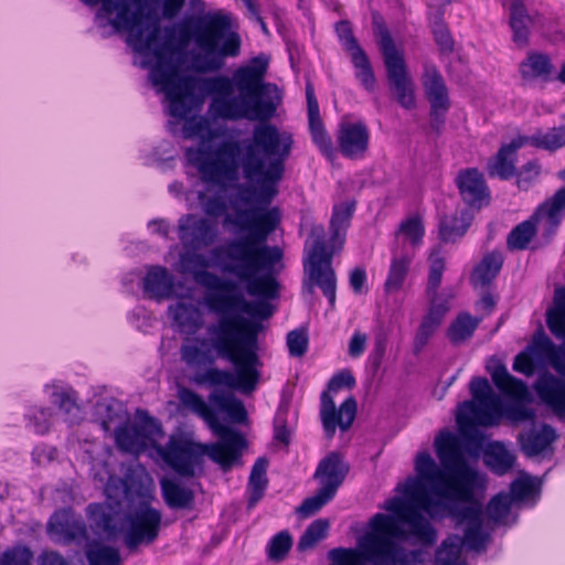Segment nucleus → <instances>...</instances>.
<instances>
[{"label": "nucleus", "instance_id": "f257e3e1", "mask_svg": "<svg viewBox=\"0 0 565 565\" xmlns=\"http://www.w3.org/2000/svg\"><path fill=\"white\" fill-rule=\"evenodd\" d=\"M88 7L100 4L95 24L103 36L127 32V43L136 54L135 65L149 71V81L164 95L167 113L185 119L198 104L195 92L209 96L210 113L224 119H258L274 115L279 102L277 85L265 82L269 56L260 53L232 74L198 78L183 75L184 50L190 41L191 70L210 73L221 70L226 58L241 53L242 39L232 28L230 14L210 11L189 21L188 28H160L150 22L161 15L173 20L186 0H81Z\"/></svg>", "mask_w": 565, "mask_h": 565}, {"label": "nucleus", "instance_id": "f03ea898", "mask_svg": "<svg viewBox=\"0 0 565 565\" xmlns=\"http://www.w3.org/2000/svg\"><path fill=\"white\" fill-rule=\"evenodd\" d=\"M278 94L276 108L281 103V93ZM209 115L213 119L233 121L214 117L210 111ZM274 116L246 119L259 121L253 128L252 137L223 142L215 150L214 157L209 158L201 168V178L205 183L225 186L238 180L239 169L249 183L238 185L231 201L233 212L226 213L223 221L224 226L246 235L232 238L212 249V255L220 258L218 265L223 273L246 282L249 295L268 298L277 295L276 267L284 256L278 246L267 244L268 237L280 223L279 209L269 207V204L278 194V185L294 146L289 132L280 131L267 122Z\"/></svg>", "mask_w": 565, "mask_h": 565}, {"label": "nucleus", "instance_id": "7ed1b4c3", "mask_svg": "<svg viewBox=\"0 0 565 565\" xmlns=\"http://www.w3.org/2000/svg\"><path fill=\"white\" fill-rule=\"evenodd\" d=\"M439 468L428 452L416 457L418 479L409 478L403 486L404 499L392 498L384 509L394 515L376 513L367 532L358 541L356 550L337 548L354 563L358 556L372 565H414L422 562L420 551H406L401 541L413 540L424 546L435 544L437 532L423 512L433 520L447 519L460 502H472L476 491L484 490L487 479L466 458L461 438L443 430L435 439Z\"/></svg>", "mask_w": 565, "mask_h": 565}, {"label": "nucleus", "instance_id": "20e7f679", "mask_svg": "<svg viewBox=\"0 0 565 565\" xmlns=\"http://www.w3.org/2000/svg\"><path fill=\"white\" fill-rule=\"evenodd\" d=\"M178 397L183 407L206 423L213 434L218 437L217 443L201 444L181 436H171L162 446L159 444L164 435L161 424L147 412L137 411L132 420L122 422L115 428L118 449L138 456L148 448H152L164 465L182 477H192L195 467L204 456L222 468L231 466L243 446L242 436L221 425L203 397L194 391L182 387L179 390Z\"/></svg>", "mask_w": 565, "mask_h": 565}, {"label": "nucleus", "instance_id": "39448f33", "mask_svg": "<svg viewBox=\"0 0 565 565\" xmlns=\"http://www.w3.org/2000/svg\"><path fill=\"white\" fill-rule=\"evenodd\" d=\"M487 370L495 387L512 402L504 404L486 377L471 380V399L459 405L456 420L461 437L476 447H480L482 439L477 427H495L503 419L511 424H519L535 418V411L525 405L532 401L527 385L511 375L507 366L500 362L488 365Z\"/></svg>", "mask_w": 565, "mask_h": 565}, {"label": "nucleus", "instance_id": "423d86ee", "mask_svg": "<svg viewBox=\"0 0 565 565\" xmlns=\"http://www.w3.org/2000/svg\"><path fill=\"white\" fill-rule=\"evenodd\" d=\"M354 203L337 204L330 221V238L326 239L322 225L313 224L305 244L302 292L312 296L318 287L331 308L337 299V275L332 267L333 255L342 248L347 230L354 212Z\"/></svg>", "mask_w": 565, "mask_h": 565}, {"label": "nucleus", "instance_id": "0eeeda50", "mask_svg": "<svg viewBox=\"0 0 565 565\" xmlns=\"http://www.w3.org/2000/svg\"><path fill=\"white\" fill-rule=\"evenodd\" d=\"M199 250L184 249L179 257V270L191 274L196 284L209 290L204 300L212 312L217 316L234 311L257 315L264 318L273 316L274 307L269 303V300L276 299L278 294L273 298L249 295L246 282L241 281L237 277L235 281L209 271V262ZM230 275L232 276V274ZM233 277L235 278L234 275ZM278 289L279 285L277 284Z\"/></svg>", "mask_w": 565, "mask_h": 565}, {"label": "nucleus", "instance_id": "6e6552de", "mask_svg": "<svg viewBox=\"0 0 565 565\" xmlns=\"http://www.w3.org/2000/svg\"><path fill=\"white\" fill-rule=\"evenodd\" d=\"M225 316L221 315L216 323L209 326L210 339L194 337L182 342L180 354L188 366L213 365L217 358L232 360L233 349L259 335L265 329L263 321L268 319L257 315H248L249 319Z\"/></svg>", "mask_w": 565, "mask_h": 565}, {"label": "nucleus", "instance_id": "1a4fd4ad", "mask_svg": "<svg viewBox=\"0 0 565 565\" xmlns=\"http://www.w3.org/2000/svg\"><path fill=\"white\" fill-rule=\"evenodd\" d=\"M90 527L108 539L124 534L127 548L136 550L141 544H151L159 535L162 514L152 508L148 500L122 512V503H90L86 508Z\"/></svg>", "mask_w": 565, "mask_h": 565}, {"label": "nucleus", "instance_id": "9d476101", "mask_svg": "<svg viewBox=\"0 0 565 565\" xmlns=\"http://www.w3.org/2000/svg\"><path fill=\"white\" fill-rule=\"evenodd\" d=\"M467 505L457 503L447 514L458 526L463 527V536L452 535L446 539L436 553V565H468L462 557V548L483 552L490 539V533L483 524L482 504L473 498Z\"/></svg>", "mask_w": 565, "mask_h": 565}, {"label": "nucleus", "instance_id": "9b49d317", "mask_svg": "<svg viewBox=\"0 0 565 565\" xmlns=\"http://www.w3.org/2000/svg\"><path fill=\"white\" fill-rule=\"evenodd\" d=\"M258 337L244 341L239 347L233 349L235 358L226 360L233 365V372L210 365L203 372H198L193 381L199 385L225 386L244 394L254 392L259 383L263 366L258 355Z\"/></svg>", "mask_w": 565, "mask_h": 565}, {"label": "nucleus", "instance_id": "f8f14e48", "mask_svg": "<svg viewBox=\"0 0 565 565\" xmlns=\"http://www.w3.org/2000/svg\"><path fill=\"white\" fill-rule=\"evenodd\" d=\"M530 350L551 361L552 366L565 375V347H557L554 342L542 335L534 339ZM537 396L559 416H565V382L554 375L546 374L537 379L534 384Z\"/></svg>", "mask_w": 565, "mask_h": 565}, {"label": "nucleus", "instance_id": "ddd939ff", "mask_svg": "<svg viewBox=\"0 0 565 565\" xmlns=\"http://www.w3.org/2000/svg\"><path fill=\"white\" fill-rule=\"evenodd\" d=\"M355 385V379L348 370H343L334 374L328 384V391L323 392L320 397V418L324 434L328 438H332L337 427L342 431L348 430L356 415L358 404L353 396L348 397L339 408L335 407L331 393H335L341 388H352Z\"/></svg>", "mask_w": 565, "mask_h": 565}, {"label": "nucleus", "instance_id": "4468645a", "mask_svg": "<svg viewBox=\"0 0 565 565\" xmlns=\"http://www.w3.org/2000/svg\"><path fill=\"white\" fill-rule=\"evenodd\" d=\"M94 478L104 482V492L107 497L105 503L121 502V499L130 500L132 494L142 500L152 497L153 479L140 463L130 465L124 479L114 476L106 466L103 473L94 472Z\"/></svg>", "mask_w": 565, "mask_h": 565}, {"label": "nucleus", "instance_id": "2eb2a0df", "mask_svg": "<svg viewBox=\"0 0 565 565\" xmlns=\"http://www.w3.org/2000/svg\"><path fill=\"white\" fill-rule=\"evenodd\" d=\"M379 45L386 67L387 79L397 103L405 109H413L416 105L414 83L407 73L403 53L396 49L386 29L380 32Z\"/></svg>", "mask_w": 565, "mask_h": 565}, {"label": "nucleus", "instance_id": "dca6fc26", "mask_svg": "<svg viewBox=\"0 0 565 565\" xmlns=\"http://www.w3.org/2000/svg\"><path fill=\"white\" fill-rule=\"evenodd\" d=\"M177 232L183 249L207 248L220 235L215 221L191 213L179 217Z\"/></svg>", "mask_w": 565, "mask_h": 565}, {"label": "nucleus", "instance_id": "f3484780", "mask_svg": "<svg viewBox=\"0 0 565 565\" xmlns=\"http://www.w3.org/2000/svg\"><path fill=\"white\" fill-rule=\"evenodd\" d=\"M47 532L52 541L63 545L72 543L82 545L88 541L87 529L82 516L71 509L55 512L49 521Z\"/></svg>", "mask_w": 565, "mask_h": 565}, {"label": "nucleus", "instance_id": "a211bd4d", "mask_svg": "<svg viewBox=\"0 0 565 565\" xmlns=\"http://www.w3.org/2000/svg\"><path fill=\"white\" fill-rule=\"evenodd\" d=\"M423 86L430 104L431 126L439 130L444 125L450 102L445 81L435 66H425Z\"/></svg>", "mask_w": 565, "mask_h": 565}, {"label": "nucleus", "instance_id": "6ab92c4d", "mask_svg": "<svg viewBox=\"0 0 565 565\" xmlns=\"http://www.w3.org/2000/svg\"><path fill=\"white\" fill-rule=\"evenodd\" d=\"M337 140L345 158L360 159L367 151L370 131L363 121H343L339 125Z\"/></svg>", "mask_w": 565, "mask_h": 565}, {"label": "nucleus", "instance_id": "aec40b11", "mask_svg": "<svg viewBox=\"0 0 565 565\" xmlns=\"http://www.w3.org/2000/svg\"><path fill=\"white\" fill-rule=\"evenodd\" d=\"M459 193L469 206L481 209L489 203L490 192L482 173L475 168L462 170L456 178Z\"/></svg>", "mask_w": 565, "mask_h": 565}, {"label": "nucleus", "instance_id": "412c9836", "mask_svg": "<svg viewBox=\"0 0 565 565\" xmlns=\"http://www.w3.org/2000/svg\"><path fill=\"white\" fill-rule=\"evenodd\" d=\"M349 472V465L338 452H330L318 465L315 478L319 488L335 495Z\"/></svg>", "mask_w": 565, "mask_h": 565}, {"label": "nucleus", "instance_id": "4be33fe9", "mask_svg": "<svg viewBox=\"0 0 565 565\" xmlns=\"http://www.w3.org/2000/svg\"><path fill=\"white\" fill-rule=\"evenodd\" d=\"M167 313L179 333L192 335L204 326L203 312L192 302L179 300L168 307Z\"/></svg>", "mask_w": 565, "mask_h": 565}, {"label": "nucleus", "instance_id": "5701e85b", "mask_svg": "<svg viewBox=\"0 0 565 565\" xmlns=\"http://www.w3.org/2000/svg\"><path fill=\"white\" fill-rule=\"evenodd\" d=\"M556 438L555 429L550 425L543 424L520 433L518 441L525 456L536 457L551 451L552 444Z\"/></svg>", "mask_w": 565, "mask_h": 565}, {"label": "nucleus", "instance_id": "b1692460", "mask_svg": "<svg viewBox=\"0 0 565 565\" xmlns=\"http://www.w3.org/2000/svg\"><path fill=\"white\" fill-rule=\"evenodd\" d=\"M209 399L212 404V407L209 405H207V407L214 412V414L221 425H222V423L217 416L216 411L226 414L227 417L234 423L241 424L246 420L247 413L244 407V404L239 399H237L235 396H233L231 394H224V393H212L210 395ZM223 426L228 429V427L225 426L224 424H223ZM230 430H231V428H230ZM232 431L238 434L239 436H242L243 440H245L244 436L241 433H238L234 429H232ZM245 446H246V441L243 443V446L238 450L239 452H238L237 457L233 460L231 466L223 468L224 470L230 469L236 461H238V459L242 455V450L245 448Z\"/></svg>", "mask_w": 565, "mask_h": 565}, {"label": "nucleus", "instance_id": "393cba45", "mask_svg": "<svg viewBox=\"0 0 565 565\" xmlns=\"http://www.w3.org/2000/svg\"><path fill=\"white\" fill-rule=\"evenodd\" d=\"M142 289L150 299H170L174 294V277L163 266H151L143 277Z\"/></svg>", "mask_w": 565, "mask_h": 565}, {"label": "nucleus", "instance_id": "a878e982", "mask_svg": "<svg viewBox=\"0 0 565 565\" xmlns=\"http://www.w3.org/2000/svg\"><path fill=\"white\" fill-rule=\"evenodd\" d=\"M49 402L55 405L65 416V420L73 423L79 413L76 392L66 383L53 381L43 387Z\"/></svg>", "mask_w": 565, "mask_h": 565}, {"label": "nucleus", "instance_id": "bb28decb", "mask_svg": "<svg viewBox=\"0 0 565 565\" xmlns=\"http://www.w3.org/2000/svg\"><path fill=\"white\" fill-rule=\"evenodd\" d=\"M524 140L515 137L510 143L503 145L497 156L488 163V172L491 177L508 180L515 174L516 151L522 148Z\"/></svg>", "mask_w": 565, "mask_h": 565}, {"label": "nucleus", "instance_id": "cd10ccee", "mask_svg": "<svg viewBox=\"0 0 565 565\" xmlns=\"http://www.w3.org/2000/svg\"><path fill=\"white\" fill-rule=\"evenodd\" d=\"M565 216V186L558 189L536 210L534 217L542 223L548 234L555 233Z\"/></svg>", "mask_w": 565, "mask_h": 565}, {"label": "nucleus", "instance_id": "c85d7f7f", "mask_svg": "<svg viewBox=\"0 0 565 565\" xmlns=\"http://www.w3.org/2000/svg\"><path fill=\"white\" fill-rule=\"evenodd\" d=\"M509 24L513 42L519 46H526L530 41L531 30L535 24V17L529 13L521 0H512L511 2Z\"/></svg>", "mask_w": 565, "mask_h": 565}, {"label": "nucleus", "instance_id": "c756f323", "mask_svg": "<svg viewBox=\"0 0 565 565\" xmlns=\"http://www.w3.org/2000/svg\"><path fill=\"white\" fill-rule=\"evenodd\" d=\"M94 418L106 433L113 429V426L120 425L127 417V413L120 402L113 397L100 398L94 405Z\"/></svg>", "mask_w": 565, "mask_h": 565}, {"label": "nucleus", "instance_id": "7c9ffc66", "mask_svg": "<svg viewBox=\"0 0 565 565\" xmlns=\"http://www.w3.org/2000/svg\"><path fill=\"white\" fill-rule=\"evenodd\" d=\"M541 482L527 473H521L510 484V498L514 504L533 507L540 498Z\"/></svg>", "mask_w": 565, "mask_h": 565}, {"label": "nucleus", "instance_id": "2f4dec72", "mask_svg": "<svg viewBox=\"0 0 565 565\" xmlns=\"http://www.w3.org/2000/svg\"><path fill=\"white\" fill-rule=\"evenodd\" d=\"M161 493L170 509H190L194 502L193 491L169 478L160 480Z\"/></svg>", "mask_w": 565, "mask_h": 565}, {"label": "nucleus", "instance_id": "473e14b6", "mask_svg": "<svg viewBox=\"0 0 565 565\" xmlns=\"http://www.w3.org/2000/svg\"><path fill=\"white\" fill-rule=\"evenodd\" d=\"M483 460L492 472L503 476L512 469L515 456L502 443L494 441L484 450Z\"/></svg>", "mask_w": 565, "mask_h": 565}, {"label": "nucleus", "instance_id": "72a5a7b5", "mask_svg": "<svg viewBox=\"0 0 565 565\" xmlns=\"http://www.w3.org/2000/svg\"><path fill=\"white\" fill-rule=\"evenodd\" d=\"M524 145L539 149L555 151L565 146V126L553 127L548 130H537L531 136H521Z\"/></svg>", "mask_w": 565, "mask_h": 565}, {"label": "nucleus", "instance_id": "f704fd0d", "mask_svg": "<svg viewBox=\"0 0 565 565\" xmlns=\"http://www.w3.org/2000/svg\"><path fill=\"white\" fill-rule=\"evenodd\" d=\"M472 215L468 211L460 215L445 216L439 223V238L444 243L455 242L462 237L471 224Z\"/></svg>", "mask_w": 565, "mask_h": 565}, {"label": "nucleus", "instance_id": "c9c22d12", "mask_svg": "<svg viewBox=\"0 0 565 565\" xmlns=\"http://www.w3.org/2000/svg\"><path fill=\"white\" fill-rule=\"evenodd\" d=\"M411 263L412 256L408 254L393 255L384 284V290L386 294L397 292L402 289L408 274Z\"/></svg>", "mask_w": 565, "mask_h": 565}, {"label": "nucleus", "instance_id": "e433bc0d", "mask_svg": "<svg viewBox=\"0 0 565 565\" xmlns=\"http://www.w3.org/2000/svg\"><path fill=\"white\" fill-rule=\"evenodd\" d=\"M503 265V256L499 252L487 254L480 264L475 268L471 280L475 285L487 286L499 274Z\"/></svg>", "mask_w": 565, "mask_h": 565}, {"label": "nucleus", "instance_id": "4c0bfd02", "mask_svg": "<svg viewBox=\"0 0 565 565\" xmlns=\"http://www.w3.org/2000/svg\"><path fill=\"white\" fill-rule=\"evenodd\" d=\"M267 467L268 461L265 458H258L253 465L248 481V508L255 507L264 495L268 484Z\"/></svg>", "mask_w": 565, "mask_h": 565}, {"label": "nucleus", "instance_id": "58836bf2", "mask_svg": "<svg viewBox=\"0 0 565 565\" xmlns=\"http://www.w3.org/2000/svg\"><path fill=\"white\" fill-rule=\"evenodd\" d=\"M546 322L550 331L565 342V288L555 290L554 305L547 311Z\"/></svg>", "mask_w": 565, "mask_h": 565}, {"label": "nucleus", "instance_id": "ea45409f", "mask_svg": "<svg viewBox=\"0 0 565 565\" xmlns=\"http://www.w3.org/2000/svg\"><path fill=\"white\" fill-rule=\"evenodd\" d=\"M481 320V318L472 317L468 312L459 313L448 328L447 335L449 340L455 344L465 342L473 335Z\"/></svg>", "mask_w": 565, "mask_h": 565}, {"label": "nucleus", "instance_id": "a19ab883", "mask_svg": "<svg viewBox=\"0 0 565 565\" xmlns=\"http://www.w3.org/2000/svg\"><path fill=\"white\" fill-rule=\"evenodd\" d=\"M552 63L547 55L532 52L520 65V73L523 78H547L552 72Z\"/></svg>", "mask_w": 565, "mask_h": 565}, {"label": "nucleus", "instance_id": "79ce46f5", "mask_svg": "<svg viewBox=\"0 0 565 565\" xmlns=\"http://www.w3.org/2000/svg\"><path fill=\"white\" fill-rule=\"evenodd\" d=\"M26 427L36 435L49 433L54 423V411L46 406H32L24 414Z\"/></svg>", "mask_w": 565, "mask_h": 565}, {"label": "nucleus", "instance_id": "37998d69", "mask_svg": "<svg viewBox=\"0 0 565 565\" xmlns=\"http://www.w3.org/2000/svg\"><path fill=\"white\" fill-rule=\"evenodd\" d=\"M88 565H121L118 548L93 542L86 546Z\"/></svg>", "mask_w": 565, "mask_h": 565}, {"label": "nucleus", "instance_id": "c03bdc74", "mask_svg": "<svg viewBox=\"0 0 565 565\" xmlns=\"http://www.w3.org/2000/svg\"><path fill=\"white\" fill-rule=\"evenodd\" d=\"M513 501L509 493L500 492L487 505V514L491 522L498 525H508Z\"/></svg>", "mask_w": 565, "mask_h": 565}, {"label": "nucleus", "instance_id": "a18cd8bd", "mask_svg": "<svg viewBox=\"0 0 565 565\" xmlns=\"http://www.w3.org/2000/svg\"><path fill=\"white\" fill-rule=\"evenodd\" d=\"M534 216L516 225L508 236V247L510 249H524L536 233Z\"/></svg>", "mask_w": 565, "mask_h": 565}, {"label": "nucleus", "instance_id": "49530a36", "mask_svg": "<svg viewBox=\"0 0 565 565\" xmlns=\"http://www.w3.org/2000/svg\"><path fill=\"white\" fill-rule=\"evenodd\" d=\"M351 61L355 68V77L367 92H373L375 89V75L364 50L353 54Z\"/></svg>", "mask_w": 565, "mask_h": 565}, {"label": "nucleus", "instance_id": "de8ad7c7", "mask_svg": "<svg viewBox=\"0 0 565 565\" xmlns=\"http://www.w3.org/2000/svg\"><path fill=\"white\" fill-rule=\"evenodd\" d=\"M292 546V536L288 531L275 534L266 546L267 557L273 562H281L286 558Z\"/></svg>", "mask_w": 565, "mask_h": 565}, {"label": "nucleus", "instance_id": "09e8293b", "mask_svg": "<svg viewBox=\"0 0 565 565\" xmlns=\"http://www.w3.org/2000/svg\"><path fill=\"white\" fill-rule=\"evenodd\" d=\"M329 530V522L324 519L313 521L303 532L298 542V550L300 552L312 548L319 541L327 536Z\"/></svg>", "mask_w": 565, "mask_h": 565}, {"label": "nucleus", "instance_id": "8fccbe9b", "mask_svg": "<svg viewBox=\"0 0 565 565\" xmlns=\"http://www.w3.org/2000/svg\"><path fill=\"white\" fill-rule=\"evenodd\" d=\"M445 270V256L441 247H436L429 255V275L427 290L429 294H435L441 284L443 274Z\"/></svg>", "mask_w": 565, "mask_h": 565}, {"label": "nucleus", "instance_id": "3c124183", "mask_svg": "<svg viewBox=\"0 0 565 565\" xmlns=\"http://www.w3.org/2000/svg\"><path fill=\"white\" fill-rule=\"evenodd\" d=\"M309 129L313 143L319 148L320 152L329 159H332L334 149L332 140L328 135L321 118L309 120Z\"/></svg>", "mask_w": 565, "mask_h": 565}, {"label": "nucleus", "instance_id": "603ef678", "mask_svg": "<svg viewBox=\"0 0 565 565\" xmlns=\"http://www.w3.org/2000/svg\"><path fill=\"white\" fill-rule=\"evenodd\" d=\"M425 230L419 217H409L403 222L397 233V239L409 242L412 246H418L424 236Z\"/></svg>", "mask_w": 565, "mask_h": 565}, {"label": "nucleus", "instance_id": "864d4df0", "mask_svg": "<svg viewBox=\"0 0 565 565\" xmlns=\"http://www.w3.org/2000/svg\"><path fill=\"white\" fill-rule=\"evenodd\" d=\"M333 498L334 495L332 493L319 488L315 495L303 500L301 505L297 508V513L301 518H309L321 510V508L330 502Z\"/></svg>", "mask_w": 565, "mask_h": 565}, {"label": "nucleus", "instance_id": "5fc2aeb1", "mask_svg": "<svg viewBox=\"0 0 565 565\" xmlns=\"http://www.w3.org/2000/svg\"><path fill=\"white\" fill-rule=\"evenodd\" d=\"M335 32L341 45L350 53L351 56L356 54L359 51H363L354 38L351 25L348 21L338 22L335 24Z\"/></svg>", "mask_w": 565, "mask_h": 565}, {"label": "nucleus", "instance_id": "6e6d98bb", "mask_svg": "<svg viewBox=\"0 0 565 565\" xmlns=\"http://www.w3.org/2000/svg\"><path fill=\"white\" fill-rule=\"evenodd\" d=\"M32 553L28 547L17 546L2 554L0 565H31Z\"/></svg>", "mask_w": 565, "mask_h": 565}, {"label": "nucleus", "instance_id": "4d7b16f0", "mask_svg": "<svg viewBox=\"0 0 565 565\" xmlns=\"http://www.w3.org/2000/svg\"><path fill=\"white\" fill-rule=\"evenodd\" d=\"M287 345L290 355L300 358L308 349V337L302 330H292L287 334Z\"/></svg>", "mask_w": 565, "mask_h": 565}, {"label": "nucleus", "instance_id": "13d9d810", "mask_svg": "<svg viewBox=\"0 0 565 565\" xmlns=\"http://www.w3.org/2000/svg\"><path fill=\"white\" fill-rule=\"evenodd\" d=\"M540 174V167L535 162L526 163L516 175V185L520 190H529Z\"/></svg>", "mask_w": 565, "mask_h": 565}, {"label": "nucleus", "instance_id": "bf43d9fd", "mask_svg": "<svg viewBox=\"0 0 565 565\" xmlns=\"http://www.w3.org/2000/svg\"><path fill=\"white\" fill-rule=\"evenodd\" d=\"M286 412L287 404L282 401L274 419L275 438L285 445L289 443L290 436V430L286 426Z\"/></svg>", "mask_w": 565, "mask_h": 565}, {"label": "nucleus", "instance_id": "052dcab7", "mask_svg": "<svg viewBox=\"0 0 565 565\" xmlns=\"http://www.w3.org/2000/svg\"><path fill=\"white\" fill-rule=\"evenodd\" d=\"M437 328L438 324L436 322H433L431 320L424 317L415 337L416 349L423 348L428 342L429 338L434 334Z\"/></svg>", "mask_w": 565, "mask_h": 565}, {"label": "nucleus", "instance_id": "680f3d73", "mask_svg": "<svg viewBox=\"0 0 565 565\" xmlns=\"http://www.w3.org/2000/svg\"><path fill=\"white\" fill-rule=\"evenodd\" d=\"M199 199L205 214L209 216L218 217L226 212V205L223 200L218 198L204 200V194L200 193Z\"/></svg>", "mask_w": 565, "mask_h": 565}, {"label": "nucleus", "instance_id": "e2e57ef3", "mask_svg": "<svg viewBox=\"0 0 565 565\" xmlns=\"http://www.w3.org/2000/svg\"><path fill=\"white\" fill-rule=\"evenodd\" d=\"M513 370L525 376H532L535 372V364L526 352H521L514 358Z\"/></svg>", "mask_w": 565, "mask_h": 565}, {"label": "nucleus", "instance_id": "0e129e2a", "mask_svg": "<svg viewBox=\"0 0 565 565\" xmlns=\"http://www.w3.org/2000/svg\"><path fill=\"white\" fill-rule=\"evenodd\" d=\"M366 342H367V335L360 331H355L352 334L350 342H349V349H348L349 355L354 359L360 358L365 351Z\"/></svg>", "mask_w": 565, "mask_h": 565}, {"label": "nucleus", "instance_id": "69168bd1", "mask_svg": "<svg viewBox=\"0 0 565 565\" xmlns=\"http://www.w3.org/2000/svg\"><path fill=\"white\" fill-rule=\"evenodd\" d=\"M349 282L354 294L361 295L366 292V271L362 267H355L351 270L349 276Z\"/></svg>", "mask_w": 565, "mask_h": 565}, {"label": "nucleus", "instance_id": "338daca9", "mask_svg": "<svg viewBox=\"0 0 565 565\" xmlns=\"http://www.w3.org/2000/svg\"><path fill=\"white\" fill-rule=\"evenodd\" d=\"M448 310H449V306L446 300L438 301V300L434 299L431 301L429 311L425 317L427 319L431 320L433 322H436L439 326Z\"/></svg>", "mask_w": 565, "mask_h": 565}, {"label": "nucleus", "instance_id": "774afa93", "mask_svg": "<svg viewBox=\"0 0 565 565\" xmlns=\"http://www.w3.org/2000/svg\"><path fill=\"white\" fill-rule=\"evenodd\" d=\"M434 35L437 44L443 51H451L454 41L449 34V31L444 24H438L434 29Z\"/></svg>", "mask_w": 565, "mask_h": 565}]
</instances>
